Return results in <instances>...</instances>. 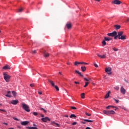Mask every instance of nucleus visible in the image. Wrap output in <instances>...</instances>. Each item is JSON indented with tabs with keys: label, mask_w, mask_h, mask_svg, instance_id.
Returning <instances> with one entry per match:
<instances>
[{
	"label": "nucleus",
	"mask_w": 129,
	"mask_h": 129,
	"mask_svg": "<svg viewBox=\"0 0 129 129\" xmlns=\"http://www.w3.org/2000/svg\"><path fill=\"white\" fill-rule=\"evenodd\" d=\"M117 34H116L115 36L114 37V39H115V40H116V39H117V38H118L119 40H125V39H126V36L123 35V31H120V32H118L117 33Z\"/></svg>",
	"instance_id": "f257e3e1"
},
{
	"label": "nucleus",
	"mask_w": 129,
	"mask_h": 129,
	"mask_svg": "<svg viewBox=\"0 0 129 129\" xmlns=\"http://www.w3.org/2000/svg\"><path fill=\"white\" fill-rule=\"evenodd\" d=\"M21 106L23 109L25 110V111H27V112H30V107L29 106V105H27L25 103H22L21 104Z\"/></svg>",
	"instance_id": "f03ea898"
},
{
	"label": "nucleus",
	"mask_w": 129,
	"mask_h": 129,
	"mask_svg": "<svg viewBox=\"0 0 129 129\" xmlns=\"http://www.w3.org/2000/svg\"><path fill=\"white\" fill-rule=\"evenodd\" d=\"M4 78L6 82H10V79H11V76L7 74V73H4L3 74Z\"/></svg>",
	"instance_id": "7ed1b4c3"
},
{
	"label": "nucleus",
	"mask_w": 129,
	"mask_h": 129,
	"mask_svg": "<svg viewBox=\"0 0 129 129\" xmlns=\"http://www.w3.org/2000/svg\"><path fill=\"white\" fill-rule=\"evenodd\" d=\"M105 71L108 75H111L112 74L111 68H106Z\"/></svg>",
	"instance_id": "20e7f679"
},
{
	"label": "nucleus",
	"mask_w": 129,
	"mask_h": 129,
	"mask_svg": "<svg viewBox=\"0 0 129 129\" xmlns=\"http://www.w3.org/2000/svg\"><path fill=\"white\" fill-rule=\"evenodd\" d=\"M107 35L109 37H114L115 36H116V35H117V32L114 31L112 33H108Z\"/></svg>",
	"instance_id": "39448f33"
},
{
	"label": "nucleus",
	"mask_w": 129,
	"mask_h": 129,
	"mask_svg": "<svg viewBox=\"0 0 129 129\" xmlns=\"http://www.w3.org/2000/svg\"><path fill=\"white\" fill-rule=\"evenodd\" d=\"M111 4H113L114 5H120L121 2L119 0H114L112 1Z\"/></svg>",
	"instance_id": "423d86ee"
},
{
	"label": "nucleus",
	"mask_w": 129,
	"mask_h": 129,
	"mask_svg": "<svg viewBox=\"0 0 129 129\" xmlns=\"http://www.w3.org/2000/svg\"><path fill=\"white\" fill-rule=\"evenodd\" d=\"M41 120H42V121H44V122H47L48 121H50L51 120L50 119V118H49V117H45L44 118H42Z\"/></svg>",
	"instance_id": "0eeeda50"
},
{
	"label": "nucleus",
	"mask_w": 129,
	"mask_h": 129,
	"mask_svg": "<svg viewBox=\"0 0 129 129\" xmlns=\"http://www.w3.org/2000/svg\"><path fill=\"white\" fill-rule=\"evenodd\" d=\"M11 103L13 104L14 105H17L18 103H19V100H14L11 101Z\"/></svg>",
	"instance_id": "6e6552de"
},
{
	"label": "nucleus",
	"mask_w": 129,
	"mask_h": 129,
	"mask_svg": "<svg viewBox=\"0 0 129 129\" xmlns=\"http://www.w3.org/2000/svg\"><path fill=\"white\" fill-rule=\"evenodd\" d=\"M28 123H30V121H23L21 122V125H27Z\"/></svg>",
	"instance_id": "1a4fd4ad"
},
{
	"label": "nucleus",
	"mask_w": 129,
	"mask_h": 129,
	"mask_svg": "<svg viewBox=\"0 0 129 129\" xmlns=\"http://www.w3.org/2000/svg\"><path fill=\"white\" fill-rule=\"evenodd\" d=\"M120 92L121 93H122V94H125V89L124 88H123V87L121 86L120 88Z\"/></svg>",
	"instance_id": "9d476101"
},
{
	"label": "nucleus",
	"mask_w": 129,
	"mask_h": 129,
	"mask_svg": "<svg viewBox=\"0 0 129 129\" xmlns=\"http://www.w3.org/2000/svg\"><path fill=\"white\" fill-rule=\"evenodd\" d=\"M51 124H52V125H53L54 126H58V127H59V126H60V124H59L55 122V121H52Z\"/></svg>",
	"instance_id": "9b49d317"
},
{
	"label": "nucleus",
	"mask_w": 129,
	"mask_h": 129,
	"mask_svg": "<svg viewBox=\"0 0 129 129\" xmlns=\"http://www.w3.org/2000/svg\"><path fill=\"white\" fill-rule=\"evenodd\" d=\"M5 96H6L7 97H9V98H11V97H12V95H11V91H8L7 92V94H6Z\"/></svg>",
	"instance_id": "f8f14e48"
},
{
	"label": "nucleus",
	"mask_w": 129,
	"mask_h": 129,
	"mask_svg": "<svg viewBox=\"0 0 129 129\" xmlns=\"http://www.w3.org/2000/svg\"><path fill=\"white\" fill-rule=\"evenodd\" d=\"M98 57H99L100 58H101L102 59H105L106 58V54H104L103 55H100L99 54L97 55Z\"/></svg>",
	"instance_id": "ddd939ff"
},
{
	"label": "nucleus",
	"mask_w": 129,
	"mask_h": 129,
	"mask_svg": "<svg viewBox=\"0 0 129 129\" xmlns=\"http://www.w3.org/2000/svg\"><path fill=\"white\" fill-rule=\"evenodd\" d=\"M66 26H67V29H68V30H70V29H71V28H72V25H71V24H70V23L67 24Z\"/></svg>",
	"instance_id": "4468645a"
},
{
	"label": "nucleus",
	"mask_w": 129,
	"mask_h": 129,
	"mask_svg": "<svg viewBox=\"0 0 129 129\" xmlns=\"http://www.w3.org/2000/svg\"><path fill=\"white\" fill-rule=\"evenodd\" d=\"M104 40H105V41H106L107 42H108L109 41H111V40H112V38H110V37H104Z\"/></svg>",
	"instance_id": "2eb2a0df"
},
{
	"label": "nucleus",
	"mask_w": 129,
	"mask_h": 129,
	"mask_svg": "<svg viewBox=\"0 0 129 129\" xmlns=\"http://www.w3.org/2000/svg\"><path fill=\"white\" fill-rule=\"evenodd\" d=\"M43 55L45 57H48L49 56V53H46L45 50L43 52Z\"/></svg>",
	"instance_id": "dca6fc26"
},
{
	"label": "nucleus",
	"mask_w": 129,
	"mask_h": 129,
	"mask_svg": "<svg viewBox=\"0 0 129 129\" xmlns=\"http://www.w3.org/2000/svg\"><path fill=\"white\" fill-rule=\"evenodd\" d=\"M48 82L50 83V84L52 85V86H53V87H55V83H54V82H53V81L48 80Z\"/></svg>",
	"instance_id": "f3484780"
},
{
	"label": "nucleus",
	"mask_w": 129,
	"mask_h": 129,
	"mask_svg": "<svg viewBox=\"0 0 129 129\" xmlns=\"http://www.w3.org/2000/svg\"><path fill=\"white\" fill-rule=\"evenodd\" d=\"M114 28H115V30H119L120 29V25H114Z\"/></svg>",
	"instance_id": "a211bd4d"
},
{
	"label": "nucleus",
	"mask_w": 129,
	"mask_h": 129,
	"mask_svg": "<svg viewBox=\"0 0 129 129\" xmlns=\"http://www.w3.org/2000/svg\"><path fill=\"white\" fill-rule=\"evenodd\" d=\"M3 69L6 70V69H11V68L9 67V65L6 64L5 66L3 67Z\"/></svg>",
	"instance_id": "6ab92c4d"
},
{
	"label": "nucleus",
	"mask_w": 129,
	"mask_h": 129,
	"mask_svg": "<svg viewBox=\"0 0 129 129\" xmlns=\"http://www.w3.org/2000/svg\"><path fill=\"white\" fill-rule=\"evenodd\" d=\"M76 73H77L80 75V76H81V77H83V75L81 74V73H80L79 71L76 70L75 71Z\"/></svg>",
	"instance_id": "aec40b11"
},
{
	"label": "nucleus",
	"mask_w": 129,
	"mask_h": 129,
	"mask_svg": "<svg viewBox=\"0 0 129 129\" xmlns=\"http://www.w3.org/2000/svg\"><path fill=\"white\" fill-rule=\"evenodd\" d=\"M103 113L106 115H109V111L104 110Z\"/></svg>",
	"instance_id": "412c9836"
},
{
	"label": "nucleus",
	"mask_w": 129,
	"mask_h": 129,
	"mask_svg": "<svg viewBox=\"0 0 129 129\" xmlns=\"http://www.w3.org/2000/svg\"><path fill=\"white\" fill-rule=\"evenodd\" d=\"M81 69L83 72H84L86 70V67H81Z\"/></svg>",
	"instance_id": "4be33fe9"
},
{
	"label": "nucleus",
	"mask_w": 129,
	"mask_h": 129,
	"mask_svg": "<svg viewBox=\"0 0 129 129\" xmlns=\"http://www.w3.org/2000/svg\"><path fill=\"white\" fill-rule=\"evenodd\" d=\"M80 64H81V62L75 61L74 63L75 66H78Z\"/></svg>",
	"instance_id": "5701e85b"
},
{
	"label": "nucleus",
	"mask_w": 129,
	"mask_h": 129,
	"mask_svg": "<svg viewBox=\"0 0 129 129\" xmlns=\"http://www.w3.org/2000/svg\"><path fill=\"white\" fill-rule=\"evenodd\" d=\"M109 93H110V91H109L105 95V98H108L109 97Z\"/></svg>",
	"instance_id": "b1692460"
},
{
	"label": "nucleus",
	"mask_w": 129,
	"mask_h": 129,
	"mask_svg": "<svg viewBox=\"0 0 129 129\" xmlns=\"http://www.w3.org/2000/svg\"><path fill=\"white\" fill-rule=\"evenodd\" d=\"M84 80L85 81H88V82H89V81H91V79L90 78H84Z\"/></svg>",
	"instance_id": "393cba45"
},
{
	"label": "nucleus",
	"mask_w": 129,
	"mask_h": 129,
	"mask_svg": "<svg viewBox=\"0 0 129 129\" xmlns=\"http://www.w3.org/2000/svg\"><path fill=\"white\" fill-rule=\"evenodd\" d=\"M114 113H115V112L113 110L109 111V114H114Z\"/></svg>",
	"instance_id": "a878e982"
},
{
	"label": "nucleus",
	"mask_w": 129,
	"mask_h": 129,
	"mask_svg": "<svg viewBox=\"0 0 129 129\" xmlns=\"http://www.w3.org/2000/svg\"><path fill=\"white\" fill-rule=\"evenodd\" d=\"M81 98H83V99L85 98V94L84 93H82L81 94Z\"/></svg>",
	"instance_id": "bb28decb"
},
{
	"label": "nucleus",
	"mask_w": 129,
	"mask_h": 129,
	"mask_svg": "<svg viewBox=\"0 0 129 129\" xmlns=\"http://www.w3.org/2000/svg\"><path fill=\"white\" fill-rule=\"evenodd\" d=\"M84 121H87V122H93V120H88V119H84Z\"/></svg>",
	"instance_id": "cd10ccee"
},
{
	"label": "nucleus",
	"mask_w": 129,
	"mask_h": 129,
	"mask_svg": "<svg viewBox=\"0 0 129 129\" xmlns=\"http://www.w3.org/2000/svg\"><path fill=\"white\" fill-rule=\"evenodd\" d=\"M70 118H72L73 117H74V118H76V115H75V114H72L70 116Z\"/></svg>",
	"instance_id": "c85d7f7f"
},
{
	"label": "nucleus",
	"mask_w": 129,
	"mask_h": 129,
	"mask_svg": "<svg viewBox=\"0 0 129 129\" xmlns=\"http://www.w3.org/2000/svg\"><path fill=\"white\" fill-rule=\"evenodd\" d=\"M12 94H13V96L14 97H16V96L17 95V93L15 91H12Z\"/></svg>",
	"instance_id": "c756f323"
},
{
	"label": "nucleus",
	"mask_w": 129,
	"mask_h": 129,
	"mask_svg": "<svg viewBox=\"0 0 129 129\" xmlns=\"http://www.w3.org/2000/svg\"><path fill=\"white\" fill-rule=\"evenodd\" d=\"M27 128H28V129H38V128L37 127H30V126L27 127Z\"/></svg>",
	"instance_id": "7c9ffc66"
},
{
	"label": "nucleus",
	"mask_w": 129,
	"mask_h": 129,
	"mask_svg": "<svg viewBox=\"0 0 129 129\" xmlns=\"http://www.w3.org/2000/svg\"><path fill=\"white\" fill-rule=\"evenodd\" d=\"M105 40L104 39V40L102 42V44L103 46H105L106 45V42H105Z\"/></svg>",
	"instance_id": "2f4dec72"
},
{
	"label": "nucleus",
	"mask_w": 129,
	"mask_h": 129,
	"mask_svg": "<svg viewBox=\"0 0 129 129\" xmlns=\"http://www.w3.org/2000/svg\"><path fill=\"white\" fill-rule=\"evenodd\" d=\"M89 84V82H86L85 85L84 86V87H87Z\"/></svg>",
	"instance_id": "473e14b6"
},
{
	"label": "nucleus",
	"mask_w": 129,
	"mask_h": 129,
	"mask_svg": "<svg viewBox=\"0 0 129 129\" xmlns=\"http://www.w3.org/2000/svg\"><path fill=\"white\" fill-rule=\"evenodd\" d=\"M54 87L56 90V91H59V87H58V86H54Z\"/></svg>",
	"instance_id": "72a5a7b5"
},
{
	"label": "nucleus",
	"mask_w": 129,
	"mask_h": 129,
	"mask_svg": "<svg viewBox=\"0 0 129 129\" xmlns=\"http://www.w3.org/2000/svg\"><path fill=\"white\" fill-rule=\"evenodd\" d=\"M23 8H21L20 9L18 10V12L19 13H22V12H23Z\"/></svg>",
	"instance_id": "f704fd0d"
},
{
	"label": "nucleus",
	"mask_w": 129,
	"mask_h": 129,
	"mask_svg": "<svg viewBox=\"0 0 129 129\" xmlns=\"http://www.w3.org/2000/svg\"><path fill=\"white\" fill-rule=\"evenodd\" d=\"M41 110H43V112H44V113H46V112H47V111H46V110H45V109L41 108Z\"/></svg>",
	"instance_id": "c9c22d12"
},
{
	"label": "nucleus",
	"mask_w": 129,
	"mask_h": 129,
	"mask_svg": "<svg viewBox=\"0 0 129 129\" xmlns=\"http://www.w3.org/2000/svg\"><path fill=\"white\" fill-rule=\"evenodd\" d=\"M81 64H83L84 65H88V63H86L85 62H81Z\"/></svg>",
	"instance_id": "e433bc0d"
},
{
	"label": "nucleus",
	"mask_w": 129,
	"mask_h": 129,
	"mask_svg": "<svg viewBox=\"0 0 129 129\" xmlns=\"http://www.w3.org/2000/svg\"><path fill=\"white\" fill-rule=\"evenodd\" d=\"M13 119H14L15 120H17L18 121H19L20 120V119H18L17 118H16L15 117H13Z\"/></svg>",
	"instance_id": "4c0bfd02"
},
{
	"label": "nucleus",
	"mask_w": 129,
	"mask_h": 129,
	"mask_svg": "<svg viewBox=\"0 0 129 129\" xmlns=\"http://www.w3.org/2000/svg\"><path fill=\"white\" fill-rule=\"evenodd\" d=\"M114 89H115L116 90H118V89H119V87L118 86H116L114 87Z\"/></svg>",
	"instance_id": "58836bf2"
},
{
	"label": "nucleus",
	"mask_w": 129,
	"mask_h": 129,
	"mask_svg": "<svg viewBox=\"0 0 129 129\" xmlns=\"http://www.w3.org/2000/svg\"><path fill=\"white\" fill-rule=\"evenodd\" d=\"M113 50L114 51H118V49H117V48H115V47H114V48H113Z\"/></svg>",
	"instance_id": "ea45409f"
},
{
	"label": "nucleus",
	"mask_w": 129,
	"mask_h": 129,
	"mask_svg": "<svg viewBox=\"0 0 129 129\" xmlns=\"http://www.w3.org/2000/svg\"><path fill=\"white\" fill-rule=\"evenodd\" d=\"M113 99L115 101L116 103H118V102H119V100H116L114 98Z\"/></svg>",
	"instance_id": "a19ab883"
},
{
	"label": "nucleus",
	"mask_w": 129,
	"mask_h": 129,
	"mask_svg": "<svg viewBox=\"0 0 129 129\" xmlns=\"http://www.w3.org/2000/svg\"><path fill=\"white\" fill-rule=\"evenodd\" d=\"M33 114L35 116H37V115H38V113L36 112H33Z\"/></svg>",
	"instance_id": "79ce46f5"
},
{
	"label": "nucleus",
	"mask_w": 129,
	"mask_h": 129,
	"mask_svg": "<svg viewBox=\"0 0 129 129\" xmlns=\"http://www.w3.org/2000/svg\"><path fill=\"white\" fill-rule=\"evenodd\" d=\"M86 114L88 116H91V114H89L87 112H86Z\"/></svg>",
	"instance_id": "37998d69"
},
{
	"label": "nucleus",
	"mask_w": 129,
	"mask_h": 129,
	"mask_svg": "<svg viewBox=\"0 0 129 129\" xmlns=\"http://www.w3.org/2000/svg\"><path fill=\"white\" fill-rule=\"evenodd\" d=\"M111 105H109V106H107V107H106V108L107 109H109V108H110V107H111Z\"/></svg>",
	"instance_id": "c03bdc74"
},
{
	"label": "nucleus",
	"mask_w": 129,
	"mask_h": 129,
	"mask_svg": "<svg viewBox=\"0 0 129 129\" xmlns=\"http://www.w3.org/2000/svg\"><path fill=\"white\" fill-rule=\"evenodd\" d=\"M73 125H76V124H77V122H74L72 124Z\"/></svg>",
	"instance_id": "a18cd8bd"
},
{
	"label": "nucleus",
	"mask_w": 129,
	"mask_h": 129,
	"mask_svg": "<svg viewBox=\"0 0 129 129\" xmlns=\"http://www.w3.org/2000/svg\"><path fill=\"white\" fill-rule=\"evenodd\" d=\"M36 53H37V51L36 50H33L32 51V54H36Z\"/></svg>",
	"instance_id": "49530a36"
},
{
	"label": "nucleus",
	"mask_w": 129,
	"mask_h": 129,
	"mask_svg": "<svg viewBox=\"0 0 129 129\" xmlns=\"http://www.w3.org/2000/svg\"><path fill=\"white\" fill-rule=\"evenodd\" d=\"M94 65L95 67H96V68H97L98 67V66L95 63H94Z\"/></svg>",
	"instance_id": "de8ad7c7"
},
{
	"label": "nucleus",
	"mask_w": 129,
	"mask_h": 129,
	"mask_svg": "<svg viewBox=\"0 0 129 129\" xmlns=\"http://www.w3.org/2000/svg\"><path fill=\"white\" fill-rule=\"evenodd\" d=\"M74 83H75V84H80V83H79V82H76V81H75Z\"/></svg>",
	"instance_id": "09e8293b"
},
{
	"label": "nucleus",
	"mask_w": 129,
	"mask_h": 129,
	"mask_svg": "<svg viewBox=\"0 0 129 129\" xmlns=\"http://www.w3.org/2000/svg\"><path fill=\"white\" fill-rule=\"evenodd\" d=\"M0 111H4V112H7V111L2 109H0Z\"/></svg>",
	"instance_id": "8fccbe9b"
},
{
	"label": "nucleus",
	"mask_w": 129,
	"mask_h": 129,
	"mask_svg": "<svg viewBox=\"0 0 129 129\" xmlns=\"http://www.w3.org/2000/svg\"><path fill=\"white\" fill-rule=\"evenodd\" d=\"M30 86L31 87H34V84H31L30 85Z\"/></svg>",
	"instance_id": "3c124183"
},
{
	"label": "nucleus",
	"mask_w": 129,
	"mask_h": 129,
	"mask_svg": "<svg viewBox=\"0 0 129 129\" xmlns=\"http://www.w3.org/2000/svg\"><path fill=\"white\" fill-rule=\"evenodd\" d=\"M72 109H77L76 107H71Z\"/></svg>",
	"instance_id": "603ef678"
},
{
	"label": "nucleus",
	"mask_w": 129,
	"mask_h": 129,
	"mask_svg": "<svg viewBox=\"0 0 129 129\" xmlns=\"http://www.w3.org/2000/svg\"><path fill=\"white\" fill-rule=\"evenodd\" d=\"M111 107H112V108H116V107H115L114 106H111Z\"/></svg>",
	"instance_id": "864d4df0"
},
{
	"label": "nucleus",
	"mask_w": 129,
	"mask_h": 129,
	"mask_svg": "<svg viewBox=\"0 0 129 129\" xmlns=\"http://www.w3.org/2000/svg\"><path fill=\"white\" fill-rule=\"evenodd\" d=\"M63 116H64L65 117H69V116L68 115H65Z\"/></svg>",
	"instance_id": "5fc2aeb1"
},
{
	"label": "nucleus",
	"mask_w": 129,
	"mask_h": 129,
	"mask_svg": "<svg viewBox=\"0 0 129 129\" xmlns=\"http://www.w3.org/2000/svg\"><path fill=\"white\" fill-rule=\"evenodd\" d=\"M81 123H83L84 124H85V123H86L85 121H82Z\"/></svg>",
	"instance_id": "6e6d98bb"
},
{
	"label": "nucleus",
	"mask_w": 129,
	"mask_h": 129,
	"mask_svg": "<svg viewBox=\"0 0 129 129\" xmlns=\"http://www.w3.org/2000/svg\"><path fill=\"white\" fill-rule=\"evenodd\" d=\"M3 124H5L6 125H8V123H6V122L3 123Z\"/></svg>",
	"instance_id": "4d7b16f0"
},
{
	"label": "nucleus",
	"mask_w": 129,
	"mask_h": 129,
	"mask_svg": "<svg viewBox=\"0 0 129 129\" xmlns=\"http://www.w3.org/2000/svg\"><path fill=\"white\" fill-rule=\"evenodd\" d=\"M86 129H91V128H90V127H87Z\"/></svg>",
	"instance_id": "13d9d810"
},
{
	"label": "nucleus",
	"mask_w": 129,
	"mask_h": 129,
	"mask_svg": "<svg viewBox=\"0 0 129 129\" xmlns=\"http://www.w3.org/2000/svg\"><path fill=\"white\" fill-rule=\"evenodd\" d=\"M38 94H40V95L42 94V92H38Z\"/></svg>",
	"instance_id": "bf43d9fd"
},
{
	"label": "nucleus",
	"mask_w": 129,
	"mask_h": 129,
	"mask_svg": "<svg viewBox=\"0 0 129 129\" xmlns=\"http://www.w3.org/2000/svg\"><path fill=\"white\" fill-rule=\"evenodd\" d=\"M127 22H129V18H127Z\"/></svg>",
	"instance_id": "052dcab7"
},
{
	"label": "nucleus",
	"mask_w": 129,
	"mask_h": 129,
	"mask_svg": "<svg viewBox=\"0 0 129 129\" xmlns=\"http://www.w3.org/2000/svg\"><path fill=\"white\" fill-rule=\"evenodd\" d=\"M41 115L42 117H44V116L43 114H41Z\"/></svg>",
	"instance_id": "680f3d73"
},
{
	"label": "nucleus",
	"mask_w": 129,
	"mask_h": 129,
	"mask_svg": "<svg viewBox=\"0 0 129 129\" xmlns=\"http://www.w3.org/2000/svg\"><path fill=\"white\" fill-rule=\"evenodd\" d=\"M18 127L19 128H21V126H18Z\"/></svg>",
	"instance_id": "e2e57ef3"
},
{
	"label": "nucleus",
	"mask_w": 129,
	"mask_h": 129,
	"mask_svg": "<svg viewBox=\"0 0 129 129\" xmlns=\"http://www.w3.org/2000/svg\"><path fill=\"white\" fill-rule=\"evenodd\" d=\"M97 2H100V0H95Z\"/></svg>",
	"instance_id": "0e129e2a"
},
{
	"label": "nucleus",
	"mask_w": 129,
	"mask_h": 129,
	"mask_svg": "<svg viewBox=\"0 0 129 129\" xmlns=\"http://www.w3.org/2000/svg\"><path fill=\"white\" fill-rule=\"evenodd\" d=\"M9 129H15L14 128H9Z\"/></svg>",
	"instance_id": "69168bd1"
},
{
	"label": "nucleus",
	"mask_w": 129,
	"mask_h": 129,
	"mask_svg": "<svg viewBox=\"0 0 129 129\" xmlns=\"http://www.w3.org/2000/svg\"><path fill=\"white\" fill-rule=\"evenodd\" d=\"M116 109H117V108L116 107L114 110H116Z\"/></svg>",
	"instance_id": "338daca9"
},
{
	"label": "nucleus",
	"mask_w": 129,
	"mask_h": 129,
	"mask_svg": "<svg viewBox=\"0 0 129 129\" xmlns=\"http://www.w3.org/2000/svg\"><path fill=\"white\" fill-rule=\"evenodd\" d=\"M125 81L126 83H127V82L126 81V80H125Z\"/></svg>",
	"instance_id": "774afa93"
}]
</instances>
